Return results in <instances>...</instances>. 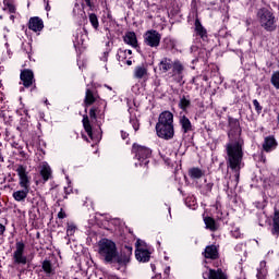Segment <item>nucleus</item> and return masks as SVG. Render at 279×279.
I'll use <instances>...</instances> for the list:
<instances>
[{
	"label": "nucleus",
	"instance_id": "1",
	"mask_svg": "<svg viewBox=\"0 0 279 279\" xmlns=\"http://www.w3.org/2000/svg\"><path fill=\"white\" fill-rule=\"evenodd\" d=\"M229 143L226 145L227 151V165L230 170L233 171L235 178V184H239V178H241V169L243 168V140L238 136L232 137V132L229 133Z\"/></svg>",
	"mask_w": 279,
	"mask_h": 279
},
{
	"label": "nucleus",
	"instance_id": "2",
	"mask_svg": "<svg viewBox=\"0 0 279 279\" xmlns=\"http://www.w3.org/2000/svg\"><path fill=\"white\" fill-rule=\"evenodd\" d=\"M19 177V184L22 190H17L13 193V199L15 202H25L27 199V195H29L31 181L29 174L27 172V166L19 165L15 169Z\"/></svg>",
	"mask_w": 279,
	"mask_h": 279
},
{
	"label": "nucleus",
	"instance_id": "3",
	"mask_svg": "<svg viewBox=\"0 0 279 279\" xmlns=\"http://www.w3.org/2000/svg\"><path fill=\"white\" fill-rule=\"evenodd\" d=\"M117 251V243L112 240L101 239L98 242V254L105 263H114Z\"/></svg>",
	"mask_w": 279,
	"mask_h": 279
},
{
	"label": "nucleus",
	"instance_id": "4",
	"mask_svg": "<svg viewBox=\"0 0 279 279\" xmlns=\"http://www.w3.org/2000/svg\"><path fill=\"white\" fill-rule=\"evenodd\" d=\"M257 21L260 27H263V29H265L266 32H276L278 27L276 25V23H278V20L276 19V15L274 14V11L271 9L260 8L257 11Z\"/></svg>",
	"mask_w": 279,
	"mask_h": 279
},
{
	"label": "nucleus",
	"instance_id": "5",
	"mask_svg": "<svg viewBox=\"0 0 279 279\" xmlns=\"http://www.w3.org/2000/svg\"><path fill=\"white\" fill-rule=\"evenodd\" d=\"M171 70L173 75H182L184 65L180 60H172L168 57L162 58L159 62V71H161V73H169Z\"/></svg>",
	"mask_w": 279,
	"mask_h": 279
},
{
	"label": "nucleus",
	"instance_id": "6",
	"mask_svg": "<svg viewBox=\"0 0 279 279\" xmlns=\"http://www.w3.org/2000/svg\"><path fill=\"white\" fill-rule=\"evenodd\" d=\"M144 44L147 47H151L153 49H158L160 47V40H162V35L158 33L156 29L147 31L144 36Z\"/></svg>",
	"mask_w": 279,
	"mask_h": 279
},
{
	"label": "nucleus",
	"instance_id": "7",
	"mask_svg": "<svg viewBox=\"0 0 279 279\" xmlns=\"http://www.w3.org/2000/svg\"><path fill=\"white\" fill-rule=\"evenodd\" d=\"M133 154H135V158L140 161V165H148V158L151 157V149L141 146L138 144H134L132 148Z\"/></svg>",
	"mask_w": 279,
	"mask_h": 279
},
{
	"label": "nucleus",
	"instance_id": "8",
	"mask_svg": "<svg viewBox=\"0 0 279 279\" xmlns=\"http://www.w3.org/2000/svg\"><path fill=\"white\" fill-rule=\"evenodd\" d=\"M13 260L16 265H27V256H25L24 241H16L15 251L13 252Z\"/></svg>",
	"mask_w": 279,
	"mask_h": 279
},
{
	"label": "nucleus",
	"instance_id": "9",
	"mask_svg": "<svg viewBox=\"0 0 279 279\" xmlns=\"http://www.w3.org/2000/svg\"><path fill=\"white\" fill-rule=\"evenodd\" d=\"M155 130L157 132V136L159 138H163L165 141H171V138H173L175 135L174 125L156 124Z\"/></svg>",
	"mask_w": 279,
	"mask_h": 279
},
{
	"label": "nucleus",
	"instance_id": "10",
	"mask_svg": "<svg viewBox=\"0 0 279 279\" xmlns=\"http://www.w3.org/2000/svg\"><path fill=\"white\" fill-rule=\"evenodd\" d=\"M130 258H132V246H124L120 254L119 251H117L114 263H118V265H128Z\"/></svg>",
	"mask_w": 279,
	"mask_h": 279
},
{
	"label": "nucleus",
	"instance_id": "11",
	"mask_svg": "<svg viewBox=\"0 0 279 279\" xmlns=\"http://www.w3.org/2000/svg\"><path fill=\"white\" fill-rule=\"evenodd\" d=\"M156 125H173V113L171 111H162Z\"/></svg>",
	"mask_w": 279,
	"mask_h": 279
},
{
	"label": "nucleus",
	"instance_id": "12",
	"mask_svg": "<svg viewBox=\"0 0 279 279\" xmlns=\"http://www.w3.org/2000/svg\"><path fill=\"white\" fill-rule=\"evenodd\" d=\"M179 125L181 126V131L184 132V134L193 132V123H191V120L182 113L179 117Z\"/></svg>",
	"mask_w": 279,
	"mask_h": 279
},
{
	"label": "nucleus",
	"instance_id": "13",
	"mask_svg": "<svg viewBox=\"0 0 279 279\" xmlns=\"http://www.w3.org/2000/svg\"><path fill=\"white\" fill-rule=\"evenodd\" d=\"M20 77L25 88H29V86L34 84V72H32V70L22 71Z\"/></svg>",
	"mask_w": 279,
	"mask_h": 279
},
{
	"label": "nucleus",
	"instance_id": "14",
	"mask_svg": "<svg viewBox=\"0 0 279 279\" xmlns=\"http://www.w3.org/2000/svg\"><path fill=\"white\" fill-rule=\"evenodd\" d=\"M203 277L204 279H228L221 269H209V271L203 274Z\"/></svg>",
	"mask_w": 279,
	"mask_h": 279
},
{
	"label": "nucleus",
	"instance_id": "15",
	"mask_svg": "<svg viewBox=\"0 0 279 279\" xmlns=\"http://www.w3.org/2000/svg\"><path fill=\"white\" fill-rule=\"evenodd\" d=\"M40 175H41L44 182H49V180H51V178H53V171L51 170V166H49V163L44 162L41 165Z\"/></svg>",
	"mask_w": 279,
	"mask_h": 279
},
{
	"label": "nucleus",
	"instance_id": "16",
	"mask_svg": "<svg viewBox=\"0 0 279 279\" xmlns=\"http://www.w3.org/2000/svg\"><path fill=\"white\" fill-rule=\"evenodd\" d=\"M99 99V95L95 92H93L90 88H87L85 92V98H84V104L86 107L93 106L95 101Z\"/></svg>",
	"mask_w": 279,
	"mask_h": 279
},
{
	"label": "nucleus",
	"instance_id": "17",
	"mask_svg": "<svg viewBox=\"0 0 279 279\" xmlns=\"http://www.w3.org/2000/svg\"><path fill=\"white\" fill-rule=\"evenodd\" d=\"M135 257L140 263H147L149 262V251L147 248L137 247L135 251Z\"/></svg>",
	"mask_w": 279,
	"mask_h": 279
},
{
	"label": "nucleus",
	"instance_id": "18",
	"mask_svg": "<svg viewBox=\"0 0 279 279\" xmlns=\"http://www.w3.org/2000/svg\"><path fill=\"white\" fill-rule=\"evenodd\" d=\"M43 27H45V24L40 17H32L28 22V29L33 32H40Z\"/></svg>",
	"mask_w": 279,
	"mask_h": 279
},
{
	"label": "nucleus",
	"instance_id": "19",
	"mask_svg": "<svg viewBox=\"0 0 279 279\" xmlns=\"http://www.w3.org/2000/svg\"><path fill=\"white\" fill-rule=\"evenodd\" d=\"M123 40L126 45H130L131 47H138V39L136 38V33L129 32L124 35Z\"/></svg>",
	"mask_w": 279,
	"mask_h": 279
},
{
	"label": "nucleus",
	"instance_id": "20",
	"mask_svg": "<svg viewBox=\"0 0 279 279\" xmlns=\"http://www.w3.org/2000/svg\"><path fill=\"white\" fill-rule=\"evenodd\" d=\"M277 145L278 144L276 143V138H274V136H268L264 141L263 149H264V151H271V150L276 149Z\"/></svg>",
	"mask_w": 279,
	"mask_h": 279
},
{
	"label": "nucleus",
	"instance_id": "21",
	"mask_svg": "<svg viewBox=\"0 0 279 279\" xmlns=\"http://www.w3.org/2000/svg\"><path fill=\"white\" fill-rule=\"evenodd\" d=\"M219 257V252L217 251V246L209 245L205 248V258H211V260H215Z\"/></svg>",
	"mask_w": 279,
	"mask_h": 279
},
{
	"label": "nucleus",
	"instance_id": "22",
	"mask_svg": "<svg viewBox=\"0 0 279 279\" xmlns=\"http://www.w3.org/2000/svg\"><path fill=\"white\" fill-rule=\"evenodd\" d=\"M118 61L123 64H128V66H132V57L128 56V51L119 50L118 51Z\"/></svg>",
	"mask_w": 279,
	"mask_h": 279
},
{
	"label": "nucleus",
	"instance_id": "23",
	"mask_svg": "<svg viewBox=\"0 0 279 279\" xmlns=\"http://www.w3.org/2000/svg\"><path fill=\"white\" fill-rule=\"evenodd\" d=\"M204 223L206 229L210 230V232H217V230H219V226H217V221H215L213 217H205Z\"/></svg>",
	"mask_w": 279,
	"mask_h": 279
},
{
	"label": "nucleus",
	"instance_id": "24",
	"mask_svg": "<svg viewBox=\"0 0 279 279\" xmlns=\"http://www.w3.org/2000/svg\"><path fill=\"white\" fill-rule=\"evenodd\" d=\"M178 106H179L180 110H183V112H186V110H189V108H191V97L181 96Z\"/></svg>",
	"mask_w": 279,
	"mask_h": 279
},
{
	"label": "nucleus",
	"instance_id": "25",
	"mask_svg": "<svg viewBox=\"0 0 279 279\" xmlns=\"http://www.w3.org/2000/svg\"><path fill=\"white\" fill-rule=\"evenodd\" d=\"M147 75V68L145 65H138L134 70V77L135 80H143Z\"/></svg>",
	"mask_w": 279,
	"mask_h": 279
},
{
	"label": "nucleus",
	"instance_id": "26",
	"mask_svg": "<svg viewBox=\"0 0 279 279\" xmlns=\"http://www.w3.org/2000/svg\"><path fill=\"white\" fill-rule=\"evenodd\" d=\"M267 278V263L265 260L259 263V268H257V279Z\"/></svg>",
	"mask_w": 279,
	"mask_h": 279
},
{
	"label": "nucleus",
	"instance_id": "27",
	"mask_svg": "<svg viewBox=\"0 0 279 279\" xmlns=\"http://www.w3.org/2000/svg\"><path fill=\"white\" fill-rule=\"evenodd\" d=\"M83 126L85 132H87V135L89 138H93V125H90V120L88 119V116H83Z\"/></svg>",
	"mask_w": 279,
	"mask_h": 279
},
{
	"label": "nucleus",
	"instance_id": "28",
	"mask_svg": "<svg viewBox=\"0 0 279 279\" xmlns=\"http://www.w3.org/2000/svg\"><path fill=\"white\" fill-rule=\"evenodd\" d=\"M271 234H274V235L279 234V209L275 210V216H274V219H272Z\"/></svg>",
	"mask_w": 279,
	"mask_h": 279
},
{
	"label": "nucleus",
	"instance_id": "29",
	"mask_svg": "<svg viewBox=\"0 0 279 279\" xmlns=\"http://www.w3.org/2000/svg\"><path fill=\"white\" fill-rule=\"evenodd\" d=\"M195 32L197 34V36H199L201 38H206V28H204V26L202 25V22H199V20L195 21Z\"/></svg>",
	"mask_w": 279,
	"mask_h": 279
},
{
	"label": "nucleus",
	"instance_id": "30",
	"mask_svg": "<svg viewBox=\"0 0 279 279\" xmlns=\"http://www.w3.org/2000/svg\"><path fill=\"white\" fill-rule=\"evenodd\" d=\"M190 177L193 178L194 180H199L204 175V172L199 168H192L189 171Z\"/></svg>",
	"mask_w": 279,
	"mask_h": 279
},
{
	"label": "nucleus",
	"instance_id": "31",
	"mask_svg": "<svg viewBox=\"0 0 279 279\" xmlns=\"http://www.w3.org/2000/svg\"><path fill=\"white\" fill-rule=\"evenodd\" d=\"M89 23L94 29H99V19H97V14L90 13L89 14Z\"/></svg>",
	"mask_w": 279,
	"mask_h": 279
},
{
	"label": "nucleus",
	"instance_id": "32",
	"mask_svg": "<svg viewBox=\"0 0 279 279\" xmlns=\"http://www.w3.org/2000/svg\"><path fill=\"white\" fill-rule=\"evenodd\" d=\"M229 125L231 128V132H239V121L236 119H229Z\"/></svg>",
	"mask_w": 279,
	"mask_h": 279
},
{
	"label": "nucleus",
	"instance_id": "33",
	"mask_svg": "<svg viewBox=\"0 0 279 279\" xmlns=\"http://www.w3.org/2000/svg\"><path fill=\"white\" fill-rule=\"evenodd\" d=\"M271 84L275 88L279 89V72H275L271 76Z\"/></svg>",
	"mask_w": 279,
	"mask_h": 279
},
{
	"label": "nucleus",
	"instance_id": "34",
	"mask_svg": "<svg viewBox=\"0 0 279 279\" xmlns=\"http://www.w3.org/2000/svg\"><path fill=\"white\" fill-rule=\"evenodd\" d=\"M43 269L46 274H51L52 268H51V262L49 260H44L43 263Z\"/></svg>",
	"mask_w": 279,
	"mask_h": 279
},
{
	"label": "nucleus",
	"instance_id": "35",
	"mask_svg": "<svg viewBox=\"0 0 279 279\" xmlns=\"http://www.w3.org/2000/svg\"><path fill=\"white\" fill-rule=\"evenodd\" d=\"M66 234H68V236H73V234H75L74 225H68Z\"/></svg>",
	"mask_w": 279,
	"mask_h": 279
},
{
	"label": "nucleus",
	"instance_id": "36",
	"mask_svg": "<svg viewBox=\"0 0 279 279\" xmlns=\"http://www.w3.org/2000/svg\"><path fill=\"white\" fill-rule=\"evenodd\" d=\"M253 106H254L256 112L263 111V107L260 106V102H258L256 99L253 100Z\"/></svg>",
	"mask_w": 279,
	"mask_h": 279
},
{
	"label": "nucleus",
	"instance_id": "37",
	"mask_svg": "<svg viewBox=\"0 0 279 279\" xmlns=\"http://www.w3.org/2000/svg\"><path fill=\"white\" fill-rule=\"evenodd\" d=\"M89 117L90 119H97V108H92L89 110Z\"/></svg>",
	"mask_w": 279,
	"mask_h": 279
},
{
	"label": "nucleus",
	"instance_id": "38",
	"mask_svg": "<svg viewBox=\"0 0 279 279\" xmlns=\"http://www.w3.org/2000/svg\"><path fill=\"white\" fill-rule=\"evenodd\" d=\"M66 213H64V209L61 208L60 211L58 213V219H65Z\"/></svg>",
	"mask_w": 279,
	"mask_h": 279
},
{
	"label": "nucleus",
	"instance_id": "39",
	"mask_svg": "<svg viewBox=\"0 0 279 279\" xmlns=\"http://www.w3.org/2000/svg\"><path fill=\"white\" fill-rule=\"evenodd\" d=\"M85 1L87 8H89L90 10H93L95 8V5L93 4V2L90 0H83Z\"/></svg>",
	"mask_w": 279,
	"mask_h": 279
},
{
	"label": "nucleus",
	"instance_id": "40",
	"mask_svg": "<svg viewBox=\"0 0 279 279\" xmlns=\"http://www.w3.org/2000/svg\"><path fill=\"white\" fill-rule=\"evenodd\" d=\"M8 8H9V12H11V14H14V12H16V8H14V5L9 4Z\"/></svg>",
	"mask_w": 279,
	"mask_h": 279
},
{
	"label": "nucleus",
	"instance_id": "41",
	"mask_svg": "<svg viewBox=\"0 0 279 279\" xmlns=\"http://www.w3.org/2000/svg\"><path fill=\"white\" fill-rule=\"evenodd\" d=\"M133 128H134L135 132H138V123L136 120L133 121Z\"/></svg>",
	"mask_w": 279,
	"mask_h": 279
},
{
	"label": "nucleus",
	"instance_id": "42",
	"mask_svg": "<svg viewBox=\"0 0 279 279\" xmlns=\"http://www.w3.org/2000/svg\"><path fill=\"white\" fill-rule=\"evenodd\" d=\"M5 232V226L0 223V236Z\"/></svg>",
	"mask_w": 279,
	"mask_h": 279
},
{
	"label": "nucleus",
	"instance_id": "43",
	"mask_svg": "<svg viewBox=\"0 0 279 279\" xmlns=\"http://www.w3.org/2000/svg\"><path fill=\"white\" fill-rule=\"evenodd\" d=\"M124 51H126V56H128L129 58H132V50H124Z\"/></svg>",
	"mask_w": 279,
	"mask_h": 279
},
{
	"label": "nucleus",
	"instance_id": "44",
	"mask_svg": "<svg viewBox=\"0 0 279 279\" xmlns=\"http://www.w3.org/2000/svg\"><path fill=\"white\" fill-rule=\"evenodd\" d=\"M122 138H123V140L128 138V133L122 132Z\"/></svg>",
	"mask_w": 279,
	"mask_h": 279
},
{
	"label": "nucleus",
	"instance_id": "45",
	"mask_svg": "<svg viewBox=\"0 0 279 279\" xmlns=\"http://www.w3.org/2000/svg\"><path fill=\"white\" fill-rule=\"evenodd\" d=\"M46 10H47V12L51 11V7L49 5V3H47Z\"/></svg>",
	"mask_w": 279,
	"mask_h": 279
},
{
	"label": "nucleus",
	"instance_id": "46",
	"mask_svg": "<svg viewBox=\"0 0 279 279\" xmlns=\"http://www.w3.org/2000/svg\"><path fill=\"white\" fill-rule=\"evenodd\" d=\"M4 159H3V156L0 155V162H3Z\"/></svg>",
	"mask_w": 279,
	"mask_h": 279
},
{
	"label": "nucleus",
	"instance_id": "47",
	"mask_svg": "<svg viewBox=\"0 0 279 279\" xmlns=\"http://www.w3.org/2000/svg\"><path fill=\"white\" fill-rule=\"evenodd\" d=\"M106 88H108L109 90H112V87L108 86V85H105Z\"/></svg>",
	"mask_w": 279,
	"mask_h": 279
},
{
	"label": "nucleus",
	"instance_id": "48",
	"mask_svg": "<svg viewBox=\"0 0 279 279\" xmlns=\"http://www.w3.org/2000/svg\"><path fill=\"white\" fill-rule=\"evenodd\" d=\"M165 274H169V268L165 270Z\"/></svg>",
	"mask_w": 279,
	"mask_h": 279
},
{
	"label": "nucleus",
	"instance_id": "49",
	"mask_svg": "<svg viewBox=\"0 0 279 279\" xmlns=\"http://www.w3.org/2000/svg\"><path fill=\"white\" fill-rule=\"evenodd\" d=\"M111 279H119L118 277H111Z\"/></svg>",
	"mask_w": 279,
	"mask_h": 279
},
{
	"label": "nucleus",
	"instance_id": "50",
	"mask_svg": "<svg viewBox=\"0 0 279 279\" xmlns=\"http://www.w3.org/2000/svg\"><path fill=\"white\" fill-rule=\"evenodd\" d=\"M1 145H2V144L0 143V147H1Z\"/></svg>",
	"mask_w": 279,
	"mask_h": 279
}]
</instances>
